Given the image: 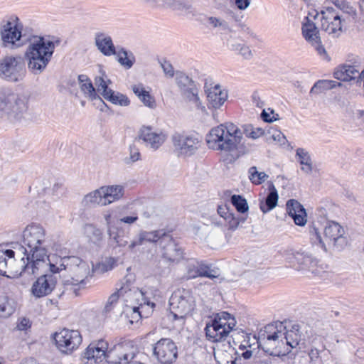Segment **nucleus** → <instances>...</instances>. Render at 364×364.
I'll list each match as a JSON object with an SVG mask.
<instances>
[{
  "mask_svg": "<svg viewBox=\"0 0 364 364\" xmlns=\"http://www.w3.org/2000/svg\"><path fill=\"white\" fill-rule=\"evenodd\" d=\"M132 90L146 107L151 109H154L156 107L154 97L149 93V92L145 90L141 84L134 85L132 87Z\"/></svg>",
  "mask_w": 364,
  "mask_h": 364,
  "instance_id": "37",
  "label": "nucleus"
},
{
  "mask_svg": "<svg viewBox=\"0 0 364 364\" xmlns=\"http://www.w3.org/2000/svg\"><path fill=\"white\" fill-rule=\"evenodd\" d=\"M104 191L105 200L104 204L109 205L119 200L124 195V187L120 185L102 186Z\"/></svg>",
  "mask_w": 364,
  "mask_h": 364,
  "instance_id": "36",
  "label": "nucleus"
},
{
  "mask_svg": "<svg viewBox=\"0 0 364 364\" xmlns=\"http://www.w3.org/2000/svg\"><path fill=\"white\" fill-rule=\"evenodd\" d=\"M225 220L228 223V229L230 230H235L240 225V218H236V216L232 213L227 215Z\"/></svg>",
  "mask_w": 364,
  "mask_h": 364,
  "instance_id": "55",
  "label": "nucleus"
},
{
  "mask_svg": "<svg viewBox=\"0 0 364 364\" xmlns=\"http://www.w3.org/2000/svg\"><path fill=\"white\" fill-rule=\"evenodd\" d=\"M111 83L110 80H107V82L104 83L103 85H101L98 87H97V91L100 93V95L105 99V97L109 95L110 92H112L113 90L110 88H109L108 85Z\"/></svg>",
  "mask_w": 364,
  "mask_h": 364,
  "instance_id": "57",
  "label": "nucleus"
},
{
  "mask_svg": "<svg viewBox=\"0 0 364 364\" xmlns=\"http://www.w3.org/2000/svg\"><path fill=\"white\" fill-rule=\"evenodd\" d=\"M173 153L181 159L193 156L200 146V141L193 134L185 132H174L171 136Z\"/></svg>",
  "mask_w": 364,
  "mask_h": 364,
  "instance_id": "10",
  "label": "nucleus"
},
{
  "mask_svg": "<svg viewBox=\"0 0 364 364\" xmlns=\"http://www.w3.org/2000/svg\"><path fill=\"white\" fill-rule=\"evenodd\" d=\"M84 233L89 242L98 247H102L105 243L103 232L93 224H86L84 226Z\"/></svg>",
  "mask_w": 364,
  "mask_h": 364,
  "instance_id": "33",
  "label": "nucleus"
},
{
  "mask_svg": "<svg viewBox=\"0 0 364 364\" xmlns=\"http://www.w3.org/2000/svg\"><path fill=\"white\" fill-rule=\"evenodd\" d=\"M135 357L132 353H127L118 350L107 353V361L111 364H126L129 363Z\"/></svg>",
  "mask_w": 364,
  "mask_h": 364,
  "instance_id": "38",
  "label": "nucleus"
},
{
  "mask_svg": "<svg viewBox=\"0 0 364 364\" xmlns=\"http://www.w3.org/2000/svg\"><path fill=\"white\" fill-rule=\"evenodd\" d=\"M95 43L97 49L105 56L117 54L115 46L110 36L103 32L95 35Z\"/></svg>",
  "mask_w": 364,
  "mask_h": 364,
  "instance_id": "27",
  "label": "nucleus"
},
{
  "mask_svg": "<svg viewBox=\"0 0 364 364\" xmlns=\"http://www.w3.org/2000/svg\"><path fill=\"white\" fill-rule=\"evenodd\" d=\"M83 260L77 256H57L53 255L47 259L48 267L53 273H59L62 270H67L70 274L81 264Z\"/></svg>",
  "mask_w": 364,
  "mask_h": 364,
  "instance_id": "18",
  "label": "nucleus"
},
{
  "mask_svg": "<svg viewBox=\"0 0 364 364\" xmlns=\"http://www.w3.org/2000/svg\"><path fill=\"white\" fill-rule=\"evenodd\" d=\"M261 118L265 122H273L274 121L278 120L279 114L277 113H275L274 109L269 108L267 110L263 109L261 113Z\"/></svg>",
  "mask_w": 364,
  "mask_h": 364,
  "instance_id": "52",
  "label": "nucleus"
},
{
  "mask_svg": "<svg viewBox=\"0 0 364 364\" xmlns=\"http://www.w3.org/2000/svg\"><path fill=\"white\" fill-rule=\"evenodd\" d=\"M283 333L284 334L283 336V341L284 344L282 345V350L289 349L290 353L291 350L296 348L301 341V335L299 333V326L294 325L290 331Z\"/></svg>",
  "mask_w": 364,
  "mask_h": 364,
  "instance_id": "34",
  "label": "nucleus"
},
{
  "mask_svg": "<svg viewBox=\"0 0 364 364\" xmlns=\"http://www.w3.org/2000/svg\"><path fill=\"white\" fill-rule=\"evenodd\" d=\"M168 232L163 229L152 231L141 230L138 235L130 242L129 247L132 250L136 246H140L145 242L156 243L160 247L162 238Z\"/></svg>",
  "mask_w": 364,
  "mask_h": 364,
  "instance_id": "25",
  "label": "nucleus"
},
{
  "mask_svg": "<svg viewBox=\"0 0 364 364\" xmlns=\"http://www.w3.org/2000/svg\"><path fill=\"white\" fill-rule=\"evenodd\" d=\"M323 264H319V261L312 256L309 268H307L306 271L311 272L314 274H319L323 271Z\"/></svg>",
  "mask_w": 364,
  "mask_h": 364,
  "instance_id": "53",
  "label": "nucleus"
},
{
  "mask_svg": "<svg viewBox=\"0 0 364 364\" xmlns=\"http://www.w3.org/2000/svg\"><path fill=\"white\" fill-rule=\"evenodd\" d=\"M28 46L25 52L28 69L33 75L41 74L51 60L55 50V43L44 37L30 35L27 38Z\"/></svg>",
  "mask_w": 364,
  "mask_h": 364,
  "instance_id": "3",
  "label": "nucleus"
},
{
  "mask_svg": "<svg viewBox=\"0 0 364 364\" xmlns=\"http://www.w3.org/2000/svg\"><path fill=\"white\" fill-rule=\"evenodd\" d=\"M28 110V99L9 89L0 90V118L11 122L20 121Z\"/></svg>",
  "mask_w": 364,
  "mask_h": 364,
  "instance_id": "4",
  "label": "nucleus"
},
{
  "mask_svg": "<svg viewBox=\"0 0 364 364\" xmlns=\"http://www.w3.org/2000/svg\"><path fill=\"white\" fill-rule=\"evenodd\" d=\"M161 68L164 72V73L172 77L174 75V70L173 65L168 61L164 60V62L161 63Z\"/></svg>",
  "mask_w": 364,
  "mask_h": 364,
  "instance_id": "61",
  "label": "nucleus"
},
{
  "mask_svg": "<svg viewBox=\"0 0 364 364\" xmlns=\"http://www.w3.org/2000/svg\"><path fill=\"white\" fill-rule=\"evenodd\" d=\"M287 211L291 216L295 224L299 226H304L307 221L306 213L304 206L296 200L290 199L287 202Z\"/></svg>",
  "mask_w": 364,
  "mask_h": 364,
  "instance_id": "26",
  "label": "nucleus"
},
{
  "mask_svg": "<svg viewBox=\"0 0 364 364\" xmlns=\"http://www.w3.org/2000/svg\"><path fill=\"white\" fill-rule=\"evenodd\" d=\"M311 255L304 252H295L287 255V260L297 270L306 271L309 268Z\"/></svg>",
  "mask_w": 364,
  "mask_h": 364,
  "instance_id": "29",
  "label": "nucleus"
},
{
  "mask_svg": "<svg viewBox=\"0 0 364 364\" xmlns=\"http://www.w3.org/2000/svg\"><path fill=\"white\" fill-rule=\"evenodd\" d=\"M56 274L50 271V273L39 277L33 284L31 288L33 296L41 298L50 294L55 289L58 283V277Z\"/></svg>",
  "mask_w": 364,
  "mask_h": 364,
  "instance_id": "19",
  "label": "nucleus"
},
{
  "mask_svg": "<svg viewBox=\"0 0 364 364\" xmlns=\"http://www.w3.org/2000/svg\"><path fill=\"white\" fill-rule=\"evenodd\" d=\"M159 247L162 250L163 257L169 262H178L183 257V250L176 242L169 232L162 238Z\"/></svg>",
  "mask_w": 364,
  "mask_h": 364,
  "instance_id": "21",
  "label": "nucleus"
},
{
  "mask_svg": "<svg viewBox=\"0 0 364 364\" xmlns=\"http://www.w3.org/2000/svg\"><path fill=\"white\" fill-rule=\"evenodd\" d=\"M80 90L83 92L84 95L89 100L92 101L98 100L100 102H102V98L97 95L91 81L80 85Z\"/></svg>",
  "mask_w": 364,
  "mask_h": 364,
  "instance_id": "49",
  "label": "nucleus"
},
{
  "mask_svg": "<svg viewBox=\"0 0 364 364\" xmlns=\"http://www.w3.org/2000/svg\"><path fill=\"white\" fill-rule=\"evenodd\" d=\"M46 230L38 224L28 225L23 232L22 244L18 250L22 257L23 270L28 272V276L43 273L48 268V250L45 246Z\"/></svg>",
  "mask_w": 364,
  "mask_h": 364,
  "instance_id": "1",
  "label": "nucleus"
},
{
  "mask_svg": "<svg viewBox=\"0 0 364 364\" xmlns=\"http://www.w3.org/2000/svg\"><path fill=\"white\" fill-rule=\"evenodd\" d=\"M71 274H73L71 279L65 281L63 285L65 291L78 296L80 289L85 287L88 283V278L92 277L90 267L83 260Z\"/></svg>",
  "mask_w": 364,
  "mask_h": 364,
  "instance_id": "14",
  "label": "nucleus"
},
{
  "mask_svg": "<svg viewBox=\"0 0 364 364\" xmlns=\"http://www.w3.org/2000/svg\"><path fill=\"white\" fill-rule=\"evenodd\" d=\"M110 242H114L117 246L124 247L128 244V230L120 226V224L116 225L111 229L107 230Z\"/></svg>",
  "mask_w": 364,
  "mask_h": 364,
  "instance_id": "31",
  "label": "nucleus"
},
{
  "mask_svg": "<svg viewBox=\"0 0 364 364\" xmlns=\"http://www.w3.org/2000/svg\"><path fill=\"white\" fill-rule=\"evenodd\" d=\"M296 156L298 157L300 164L302 165L301 170L306 173H310L313 167L309 152L303 148H298L296 151Z\"/></svg>",
  "mask_w": 364,
  "mask_h": 364,
  "instance_id": "40",
  "label": "nucleus"
},
{
  "mask_svg": "<svg viewBox=\"0 0 364 364\" xmlns=\"http://www.w3.org/2000/svg\"><path fill=\"white\" fill-rule=\"evenodd\" d=\"M176 82L179 92L196 84V82L191 77L182 71L176 72Z\"/></svg>",
  "mask_w": 364,
  "mask_h": 364,
  "instance_id": "45",
  "label": "nucleus"
},
{
  "mask_svg": "<svg viewBox=\"0 0 364 364\" xmlns=\"http://www.w3.org/2000/svg\"><path fill=\"white\" fill-rule=\"evenodd\" d=\"M26 74L24 59L21 55H6L0 60V78L9 82L22 81Z\"/></svg>",
  "mask_w": 364,
  "mask_h": 364,
  "instance_id": "9",
  "label": "nucleus"
},
{
  "mask_svg": "<svg viewBox=\"0 0 364 364\" xmlns=\"http://www.w3.org/2000/svg\"><path fill=\"white\" fill-rule=\"evenodd\" d=\"M129 159L132 162L137 161L140 158V152L134 144L129 146Z\"/></svg>",
  "mask_w": 364,
  "mask_h": 364,
  "instance_id": "59",
  "label": "nucleus"
},
{
  "mask_svg": "<svg viewBox=\"0 0 364 364\" xmlns=\"http://www.w3.org/2000/svg\"><path fill=\"white\" fill-rule=\"evenodd\" d=\"M252 364H278V358H274L269 355H263L255 358V361Z\"/></svg>",
  "mask_w": 364,
  "mask_h": 364,
  "instance_id": "56",
  "label": "nucleus"
},
{
  "mask_svg": "<svg viewBox=\"0 0 364 364\" xmlns=\"http://www.w3.org/2000/svg\"><path fill=\"white\" fill-rule=\"evenodd\" d=\"M249 179L255 185H259L269 177L264 172H259L256 166H252L248 170Z\"/></svg>",
  "mask_w": 364,
  "mask_h": 364,
  "instance_id": "47",
  "label": "nucleus"
},
{
  "mask_svg": "<svg viewBox=\"0 0 364 364\" xmlns=\"http://www.w3.org/2000/svg\"><path fill=\"white\" fill-rule=\"evenodd\" d=\"M204 91L207 96L209 108L219 109L227 100L228 90L222 89L219 84H215L211 79H206L204 84Z\"/></svg>",
  "mask_w": 364,
  "mask_h": 364,
  "instance_id": "17",
  "label": "nucleus"
},
{
  "mask_svg": "<svg viewBox=\"0 0 364 364\" xmlns=\"http://www.w3.org/2000/svg\"><path fill=\"white\" fill-rule=\"evenodd\" d=\"M238 53L245 59H250L252 57V50L245 44L242 45Z\"/></svg>",
  "mask_w": 364,
  "mask_h": 364,
  "instance_id": "63",
  "label": "nucleus"
},
{
  "mask_svg": "<svg viewBox=\"0 0 364 364\" xmlns=\"http://www.w3.org/2000/svg\"><path fill=\"white\" fill-rule=\"evenodd\" d=\"M12 314V309L6 301H0V316L7 317Z\"/></svg>",
  "mask_w": 364,
  "mask_h": 364,
  "instance_id": "58",
  "label": "nucleus"
},
{
  "mask_svg": "<svg viewBox=\"0 0 364 364\" xmlns=\"http://www.w3.org/2000/svg\"><path fill=\"white\" fill-rule=\"evenodd\" d=\"M15 252L12 250H4L0 247V274L7 277H18L25 274L28 275V272L23 270V260L21 259L20 267L16 269L14 267L16 260Z\"/></svg>",
  "mask_w": 364,
  "mask_h": 364,
  "instance_id": "15",
  "label": "nucleus"
},
{
  "mask_svg": "<svg viewBox=\"0 0 364 364\" xmlns=\"http://www.w3.org/2000/svg\"><path fill=\"white\" fill-rule=\"evenodd\" d=\"M139 138L146 146L156 151L166 141L167 135L162 131L154 130L151 126H143L139 131Z\"/></svg>",
  "mask_w": 364,
  "mask_h": 364,
  "instance_id": "20",
  "label": "nucleus"
},
{
  "mask_svg": "<svg viewBox=\"0 0 364 364\" xmlns=\"http://www.w3.org/2000/svg\"><path fill=\"white\" fill-rule=\"evenodd\" d=\"M285 329L283 323L281 322L275 324L270 323L261 329L259 333V339L263 341L264 344L274 346V348L272 350L269 348L264 349L267 353L264 355H269L274 358L285 355L289 353V349L282 350V345H284L283 336L284 335L282 330Z\"/></svg>",
  "mask_w": 364,
  "mask_h": 364,
  "instance_id": "8",
  "label": "nucleus"
},
{
  "mask_svg": "<svg viewBox=\"0 0 364 364\" xmlns=\"http://www.w3.org/2000/svg\"><path fill=\"white\" fill-rule=\"evenodd\" d=\"M129 289H130L128 285L123 286L121 287L117 291L111 294L105 306V311L106 312H109L112 309L113 306L117 303L119 298L121 296H123V294Z\"/></svg>",
  "mask_w": 364,
  "mask_h": 364,
  "instance_id": "46",
  "label": "nucleus"
},
{
  "mask_svg": "<svg viewBox=\"0 0 364 364\" xmlns=\"http://www.w3.org/2000/svg\"><path fill=\"white\" fill-rule=\"evenodd\" d=\"M117 211L114 209L106 210L103 213V217L105 220L107 230L112 228L119 224V218H117Z\"/></svg>",
  "mask_w": 364,
  "mask_h": 364,
  "instance_id": "50",
  "label": "nucleus"
},
{
  "mask_svg": "<svg viewBox=\"0 0 364 364\" xmlns=\"http://www.w3.org/2000/svg\"><path fill=\"white\" fill-rule=\"evenodd\" d=\"M321 15V28L329 34L338 36L342 31V25L346 21V17L332 7H326L322 10Z\"/></svg>",
  "mask_w": 364,
  "mask_h": 364,
  "instance_id": "16",
  "label": "nucleus"
},
{
  "mask_svg": "<svg viewBox=\"0 0 364 364\" xmlns=\"http://www.w3.org/2000/svg\"><path fill=\"white\" fill-rule=\"evenodd\" d=\"M355 61L353 65H343L334 72L335 78L342 81H349L358 77L357 82L360 81L359 79L360 66L356 65Z\"/></svg>",
  "mask_w": 364,
  "mask_h": 364,
  "instance_id": "28",
  "label": "nucleus"
},
{
  "mask_svg": "<svg viewBox=\"0 0 364 364\" xmlns=\"http://www.w3.org/2000/svg\"><path fill=\"white\" fill-rule=\"evenodd\" d=\"M152 357L160 364H172L178 358L177 346L171 338H161L153 345Z\"/></svg>",
  "mask_w": 364,
  "mask_h": 364,
  "instance_id": "13",
  "label": "nucleus"
},
{
  "mask_svg": "<svg viewBox=\"0 0 364 364\" xmlns=\"http://www.w3.org/2000/svg\"><path fill=\"white\" fill-rule=\"evenodd\" d=\"M262 355L261 356H255L253 358V361H255V358H259V357H262ZM230 363V364H249V362L248 360H245V359H243L242 358H241L240 356L237 355H234V356H231V360L229 361V360H227V363ZM253 363H250V364H252Z\"/></svg>",
  "mask_w": 364,
  "mask_h": 364,
  "instance_id": "60",
  "label": "nucleus"
},
{
  "mask_svg": "<svg viewBox=\"0 0 364 364\" xmlns=\"http://www.w3.org/2000/svg\"><path fill=\"white\" fill-rule=\"evenodd\" d=\"M259 340L256 336H251V335H247L242 342L247 349H251L254 351L256 349L255 346H257V348L259 346Z\"/></svg>",
  "mask_w": 364,
  "mask_h": 364,
  "instance_id": "54",
  "label": "nucleus"
},
{
  "mask_svg": "<svg viewBox=\"0 0 364 364\" xmlns=\"http://www.w3.org/2000/svg\"><path fill=\"white\" fill-rule=\"evenodd\" d=\"M341 83L335 80H318L310 90V93L318 95L327 90L333 89L337 86H341Z\"/></svg>",
  "mask_w": 364,
  "mask_h": 364,
  "instance_id": "39",
  "label": "nucleus"
},
{
  "mask_svg": "<svg viewBox=\"0 0 364 364\" xmlns=\"http://www.w3.org/2000/svg\"><path fill=\"white\" fill-rule=\"evenodd\" d=\"M31 326V321L28 318H22L17 324V328L19 331H26Z\"/></svg>",
  "mask_w": 364,
  "mask_h": 364,
  "instance_id": "62",
  "label": "nucleus"
},
{
  "mask_svg": "<svg viewBox=\"0 0 364 364\" xmlns=\"http://www.w3.org/2000/svg\"><path fill=\"white\" fill-rule=\"evenodd\" d=\"M139 296L141 299H138V300H140V303L138 306L134 307V314L136 317H142V313L146 309L149 314L155 306V304L151 302L142 291L139 292Z\"/></svg>",
  "mask_w": 364,
  "mask_h": 364,
  "instance_id": "41",
  "label": "nucleus"
},
{
  "mask_svg": "<svg viewBox=\"0 0 364 364\" xmlns=\"http://www.w3.org/2000/svg\"><path fill=\"white\" fill-rule=\"evenodd\" d=\"M23 24L17 16H10L0 23L1 47L14 48L25 44L29 36L23 33Z\"/></svg>",
  "mask_w": 364,
  "mask_h": 364,
  "instance_id": "6",
  "label": "nucleus"
},
{
  "mask_svg": "<svg viewBox=\"0 0 364 364\" xmlns=\"http://www.w3.org/2000/svg\"><path fill=\"white\" fill-rule=\"evenodd\" d=\"M236 326L234 316L226 311L218 313L206 324L205 332L206 338L211 342H220L225 340Z\"/></svg>",
  "mask_w": 364,
  "mask_h": 364,
  "instance_id": "7",
  "label": "nucleus"
},
{
  "mask_svg": "<svg viewBox=\"0 0 364 364\" xmlns=\"http://www.w3.org/2000/svg\"><path fill=\"white\" fill-rule=\"evenodd\" d=\"M105 100L113 105L122 107H127L130 105V100L127 95L114 90L105 97Z\"/></svg>",
  "mask_w": 364,
  "mask_h": 364,
  "instance_id": "43",
  "label": "nucleus"
},
{
  "mask_svg": "<svg viewBox=\"0 0 364 364\" xmlns=\"http://www.w3.org/2000/svg\"><path fill=\"white\" fill-rule=\"evenodd\" d=\"M187 277L188 279L207 277L214 279L219 277L218 269H212L211 266L202 261H190L187 265Z\"/></svg>",
  "mask_w": 364,
  "mask_h": 364,
  "instance_id": "24",
  "label": "nucleus"
},
{
  "mask_svg": "<svg viewBox=\"0 0 364 364\" xmlns=\"http://www.w3.org/2000/svg\"><path fill=\"white\" fill-rule=\"evenodd\" d=\"M107 348L108 343L103 340H99L91 343L82 353V356L90 363H100L107 360Z\"/></svg>",
  "mask_w": 364,
  "mask_h": 364,
  "instance_id": "22",
  "label": "nucleus"
},
{
  "mask_svg": "<svg viewBox=\"0 0 364 364\" xmlns=\"http://www.w3.org/2000/svg\"><path fill=\"white\" fill-rule=\"evenodd\" d=\"M169 305L173 318L183 319L194 309L195 301L189 290L182 289L172 294L169 299Z\"/></svg>",
  "mask_w": 364,
  "mask_h": 364,
  "instance_id": "11",
  "label": "nucleus"
},
{
  "mask_svg": "<svg viewBox=\"0 0 364 364\" xmlns=\"http://www.w3.org/2000/svg\"><path fill=\"white\" fill-rule=\"evenodd\" d=\"M105 200L104 191L102 187H100L86 194L82 199V203L85 207L107 205V204H104Z\"/></svg>",
  "mask_w": 364,
  "mask_h": 364,
  "instance_id": "35",
  "label": "nucleus"
},
{
  "mask_svg": "<svg viewBox=\"0 0 364 364\" xmlns=\"http://www.w3.org/2000/svg\"><path fill=\"white\" fill-rule=\"evenodd\" d=\"M279 195L272 182L268 185V193L265 198L259 200V208L263 213H267L274 208L278 203Z\"/></svg>",
  "mask_w": 364,
  "mask_h": 364,
  "instance_id": "30",
  "label": "nucleus"
},
{
  "mask_svg": "<svg viewBox=\"0 0 364 364\" xmlns=\"http://www.w3.org/2000/svg\"><path fill=\"white\" fill-rule=\"evenodd\" d=\"M55 346L63 354L71 355L82 342V337L77 330L63 328L53 335Z\"/></svg>",
  "mask_w": 364,
  "mask_h": 364,
  "instance_id": "12",
  "label": "nucleus"
},
{
  "mask_svg": "<svg viewBox=\"0 0 364 364\" xmlns=\"http://www.w3.org/2000/svg\"><path fill=\"white\" fill-rule=\"evenodd\" d=\"M115 55H117L119 64L126 69L131 68L135 62L134 54L132 52H128L123 48L117 51Z\"/></svg>",
  "mask_w": 364,
  "mask_h": 364,
  "instance_id": "42",
  "label": "nucleus"
},
{
  "mask_svg": "<svg viewBox=\"0 0 364 364\" xmlns=\"http://www.w3.org/2000/svg\"><path fill=\"white\" fill-rule=\"evenodd\" d=\"M344 230L338 223L328 222L324 228L323 240L318 229L310 228V240L313 245L320 247L324 252H327L326 242L333 245L338 250L343 249L347 244L346 238L343 235Z\"/></svg>",
  "mask_w": 364,
  "mask_h": 364,
  "instance_id": "5",
  "label": "nucleus"
},
{
  "mask_svg": "<svg viewBox=\"0 0 364 364\" xmlns=\"http://www.w3.org/2000/svg\"><path fill=\"white\" fill-rule=\"evenodd\" d=\"M180 94L186 102L193 105L197 109L202 110L205 109L199 97V89L196 83L181 90Z\"/></svg>",
  "mask_w": 364,
  "mask_h": 364,
  "instance_id": "32",
  "label": "nucleus"
},
{
  "mask_svg": "<svg viewBox=\"0 0 364 364\" xmlns=\"http://www.w3.org/2000/svg\"><path fill=\"white\" fill-rule=\"evenodd\" d=\"M139 218L136 214H134L131 216H126L121 218H119V224L126 223V224H132L138 220Z\"/></svg>",
  "mask_w": 364,
  "mask_h": 364,
  "instance_id": "64",
  "label": "nucleus"
},
{
  "mask_svg": "<svg viewBox=\"0 0 364 364\" xmlns=\"http://www.w3.org/2000/svg\"><path fill=\"white\" fill-rule=\"evenodd\" d=\"M241 139V131L234 124L227 123L212 128L206 136V143L210 149L225 154L224 162L232 164L240 157L237 146Z\"/></svg>",
  "mask_w": 364,
  "mask_h": 364,
  "instance_id": "2",
  "label": "nucleus"
},
{
  "mask_svg": "<svg viewBox=\"0 0 364 364\" xmlns=\"http://www.w3.org/2000/svg\"><path fill=\"white\" fill-rule=\"evenodd\" d=\"M333 3L338 9H339L344 14L347 15V18L355 19L356 17V10L349 4L346 0H328Z\"/></svg>",
  "mask_w": 364,
  "mask_h": 364,
  "instance_id": "44",
  "label": "nucleus"
},
{
  "mask_svg": "<svg viewBox=\"0 0 364 364\" xmlns=\"http://www.w3.org/2000/svg\"><path fill=\"white\" fill-rule=\"evenodd\" d=\"M230 201L237 212L245 213L248 211L249 206L247 200L243 196L240 195H232L230 198Z\"/></svg>",
  "mask_w": 364,
  "mask_h": 364,
  "instance_id": "48",
  "label": "nucleus"
},
{
  "mask_svg": "<svg viewBox=\"0 0 364 364\" xmlns=\"http://www.w3.org/2000/svg\"><path fill=\"white\" fill-rule=\"evenodd\" d=\"M267 134L269 135V136H267V141L269 142L273 141L282 143L284 139H285V136L280 131L274 128H270L267 132Z\"/></svg>",
  "mask_w": 364,
  "mask_h": 364,
  "instance_id": "51",
  "label": "nucleus"
},
{
  "mask_svg": "<svg viewBox=\"0 0 364 364\" xmlns=\"http://www.w3.org/2000/svg\"><path fill=\"white\" fill-rule=\"evenodd\" d=\"M302 34L304 38L309 42L320 55L326 54V50L321 44L319 31L314 22L309 17L305 18L302 24Z\"/></svg>",
  "mask_w": 364,
  "mask_h": 364,
  "instance_id": "23",
  "label": "nucleus"
}]
</instances>
